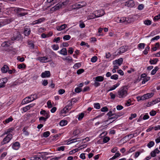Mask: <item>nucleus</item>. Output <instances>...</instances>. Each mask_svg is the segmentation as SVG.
I'll return each mask as SVG.
<instances>
[{
	"instance_id": "63",
	"label": "nucleus",
	"mask_w": 160,
	"mask_h": 160,
	"mask_svg": "<svg viewBox=\"0 0 160 160\" xmlns=\"http://www.w3.org/2000/svg\"><path fill=\"white\" fill-rule=\"evenodd\" d=\"M18 60H19L20 62H23L25 60V59L24 57L21 58L20 56H18L17 58Z\"/></svg>"
},
{
	"instance_id": "46",
	"label": "nucleus",
	"mask_w": 160,
	"mask_h": 160,
	"mask_svg": "<svg viewBox=\"0 0 160 160\" xmlns=\"http://www.w3.org/2000/svg\"><path fill=\"white\" fill-rule=\"evenodd\" d=\"M31 97L33 101L38 98V95L36 94H32Z\"/></svg>"
},
{
	"instance_id": "19",
	"label": "nucleus",
	"mask_w": 160,
	"mask_h": 160,
	"mask_svg": "<svg viewBox=\"0 0 160 160\" xmlns=\"http://www.w3.org/2000/svg\"><path fill=\"white\" fill-rule=\"evenodd\" d=\"M9 67L6 65H4L1 68L2 72L3 73L7 72L8 70Z\"/></svg>"
},
{
	"instance_id": "14",
	"label": "nucleus",
	"mask_w": 160,
	"mask_h": 160,
	"mask_svg": "<svg viewBox=\"0 0 160 160\" xmlns=\"http://www.w3.org/2000/svg\"><path fill=\"white\" fill-rule=\"evenodd\" d=\"M51 76V73L49 71H46L42 72L41 74V77L42 78H49Z\"/></svg>"
},
{
	"instance_id": "24",
	"label": "nucleus",
	"mask_w": 160,
	"mask_h": 160,
	"mask_svg": "<svg viewBox=\"0 0 160 160\" xmlns=\"http://www.w3.org/2000/svg\"><path fill=\"white\" fill-rule=\"evenodd\" d=\"M13 119L12 117H10L8 118V119H6L5 120L3 121V123L4 124H6L10 122H12L13 120Z\"/></svg>"
},
{
	"instance_id": "32",
	"label": "nucleus",
	"mask_w": 160,
	"mask_h": 160,
	"mask_svg": "<svg viewBox=\"0 0 160 160\" xmlns=\"http://www.w3.org/2000/svg\"><path fill=\"white\" fill-rule=\"evenodd\" d=\"M126 19V18L125 17H122L119 20L118 22L119 23H123L124 22L127 23L128 22Z\"/></svg>"
},
{
	"instance_id": "36",
	"label": "nucleus",
	"mask_w": 160,
	"mask_h": 160,
	"mask_svg": "<svg viewBox=\"0 0 160 160\" xmlns=\"http://www.w3.org/2000/svg\"><path fill=\"white\" fill-rule=\"evenodd\" d=\"M50 134V132L46 131L43 133L42 137L45 138H47L49 136Z\"/></svg>"
},
{
	"instance_id": "8",
	"label": "nucleus",
	"mask_w": 160,
	"mask_h": 160,
	"mask_svg": "<svg viewBox=\"0 0 160 160\" xmlns=\"http://www.w3.org/2000/svg\"><path fill=\"white\" fill-rule=\"evenodd\" d=\"M11 145L12 148L15 150H18L20 147V143L17 141L12 143Z\"/></svg>"
},
{
	"instance_id": "13",
	"label": "nucleus",
	"mask_w": 160,
	"mask_h": 160,
	"mask_svg": "<svg viewBox=\"0 0 160 160\" xmlns=\"http://www.w3.org/2000/svg\"><path fill=\"white\" fill-rule=\"evenodd\" d=\"M135 5L134 2L133 0H131L125 2V5L130 7H133Z\"/></svg>"
},
{
	"instance_id": "62",
	"label": "nucleus",
	"mask_w": 160,
	"mask_h": 160,
	"mask_svg": "<svg viewBox=\"0 0 160 160\" xmlns=\"http://www.w3.org/2000/svg\"><path fill=\"white\" fill-rule=\"evenodd\" d=\"M137 116V114L136 113L132 114L131 116L129 118V119L130 120H132L133 118H135Z\"/></svg>"
},
{
	"instance_id": "40",
	"label": "nucleus",
	"mask_w": 160,
	"mask_h": 160,
	"mask_svg": "<svg viewBox=\"0 0 160 160\" xmlns=\"http://www.w3.org/2000/svg\"><path fill=\"white\" fill-rule=\"evenodd\" d=\"M26 67V66L24 63L20 64L18 65V68L19 69L25 68Z\"/></svg>"
},
{
	"instance_id": "44",
	"label": "nucleus",
	"mask_w": 160,
	"mask_h": 160,
	"mask_svg": "<svg viewBox=\"0 0 160 160\" xmlns=\"http://www.w3.org/2000/svg\"><path fill=\"white\" fill-rule=\"evenodd\" d=\"M149 49L150 47L149 46H147L143 52L145 55H147L148 53V51L149 50Z\"/></svg>"
},
{
	"instance_id": "26",
	"label": "nucleus",
	"mask_w": 160,
	"mask_h": 160,
	"mask_svg": "<svg viewBox=\"0 0 160 160\" xmlns=\"http://www.w3.org/2000/svg\"><path fill=\"white\" fill-rule=\"evenodd\" d=\"M158 61V59L157 58H154L153 59H150L149 62L151 64H156Z\"/></svg>"
},
{
	"instance_id": "2",
	"label": "nucleus",
	"mask_w": 160,
	"mask_h": 160,
	"mask_svg": "<svg viewBox=\"0 0 160 160\" xmlns=\"http://www.w3.org/2000/svg\"><path fill=\"white\" fill-rule=\"evenodd\" d=\"M107 115L108 117V119L107 120L106 122H108L109 120L114 119V120L112 122L110 123L113 122L115 120L117 119L118 118L122 115V114H117L116 113H112V112L111 111H109L108 112Z\"/></svg>"
},
{
	"instance_id": "35",
	"label": "nucleus",
	"mask_w": 160,
	"mask_h": 160,
	"mask_svg": "<svg viewBox=\"0 0 160 160\" xmlns=\"http://www.w3.org/2000/svg\"><path fill=\"white\" fill-rule=\"evenodd\" d=\"M84 116V113L83 112H82L78 115V120H81Z\"/></svg>"
},
{
	"instance_id": "37",
	"label": "nucleus",
	"mask_w": 160,
	"mask_h": 160,
	"mask_svg": "<svg viewBox=\"0 0 160 160\" xmlns=\"http://www.w3.org/2000/svg\"><path fill=\"white\" fill-rule=\"evenodd\" d=\"M68 123L67 120H61V126H63L66 125Z\"/></svg>"
},
{
	"instance_id": "50",
	"label": "nucleus",
	"mask_w": 160,
	"mask_h": 160,
	"mask_svg": "<svg viewBox=\"0 0 160 160\" xmlns=\"http://www.w3.org/2000/svg\"><path fill=\"white\" fill-rule=\"evenodd\" d=\"M63 60H68V61H70V62L72 61V58L69 56L66 57L65 58H63Z\"/></svg>"
},
{
	"instance_id": "55",
	"label": "nucleus",
	"mask_w": 160,
	"mask_h": 160,
	"mask_svg": "<svg viewBox=\"0 0 160 160\" xmlns=\"http://www.w3.org/2000/svg\"><path fill=\"white\" fill-rule=\"evenodd\" d=\"M1 81H2L3 83L5 85V84L8 81V79L7 78H4L1 79H0Z\"/></svg>"
},
{
	"instance_id": "64",
	"label": "nucleus",
	"mask_w": 160,
	"mask_h": 160,
	"mask_svg": "<svg viewBox=\"0 0 160 160\" xmlns=\"http://www.w3.org/2000/svg\"><path fill=\"white\" fill-rule=\"evenodd\" d=\"M160 19V14L158 15L155 16L153 20L154 21H158Z\"/></svg>"
},
{
	"instance_id": "23",
	"label": "nucleus",
	"mask_w": 160,
	"mask_h": 160,
	"mask_svg": "<svg viewBox=\"0 0 160 160\" xmlns=\"http://www.w3.org/2000/svg\"><path fill=\"white\" fill-rule=\"evenodd\" d=\"M67 25L66 24H63L62 25H61L60 28H61V33H65L67 30H63L64 29L66 28L67 27Z\"/></svg>"
},
{
	"instance_id": "47",
	"label": "nucleus",
	"mask_w": 160,
	"mask_h": 160,
	"mask_svg": "<svg viewBox=\"0 0 160 160\" xmlns=\"http://www.w3.org/2000/svg\"><path fill=\"white\" fill-rule=\"evenodd\" d=\"M81 64L80 63H76L73 66V68L75 69H77L81 67Z\"/></svg>"
},
{
	"instance_id": "12",
	"label": "nucleus",
	"mask_w": 160,
	"mask_h": 160,
	"mask_svg": "<svg viewBox=\"0 0 160 160\" xmlns=\"http://www.w3.org/2000/svg\"><path fill=\"white\" fill-rule=\"evenodd\" d=\"M11 45V43L8 41H4L1 44V46L4 48L5 51L8 50V48Z\"/></svg>"
},
{
	"instance_id": "11",
	"label": "nucleus",
	"mask_w": 160,
	"mask_h": 160,
	"mask_svg": "<svg viewBox=\"0 0 160 160\" xmlns=\"http://www.w3.org/2000/svg\"><path fill=\"white\" fill-rule=\"evenodd\" d=\"M160 102V98H157L154 100L148 103L147 105H146L147 107H149L151 106L152 105H153L158 103Z\"/></svg>"
},
{
	"instance_id": "57",
	"label": "nucleus",
	"mask_w": 160,
	"mask_h": 160,
	"mask_svg": "<svg viewBox=\"0 0 160 160\" xmlns=\"http://www.w3.org/2000/svg\"><path fill=\"white\" fill-rule=\"evenodd\" d=\"M84 71V70L83 69H80L77 70V73L78 75L82 73Z\"/></svg>"
},
{
	"instance_id": "25",
	"label": "nucleus",
	"mask_w": 160,
	"mask_h": 160,
	"mask_svg": "<svg viewBox=\"0 0 160 160\" xmlns=\"http://www.w3.org/2000/svg\"><path fill=\"white\" fill-rule=\"evenodd\" d=\"M40 114L44 116L45 117L46 116L48 115H50L49 114V112H47L45 110L42 109V110L40 111Z\"/></svg>"
},
{
	"instance_id": "42",
	"label": "nucleus",
	"mask_w": 160,
	"mask_h": 160,
	"mask_svg": "<svg viewBox=\"0 0 160 160\" xmlns=\"http://www.w3.org/2000/svg\"><path fill=\"white\" fill-rule=\"evenodd\" d=\"M94 107L96 109H98L101 108L100 104L98 103H94Z\"/></svg>"
},
{
	"instance_id": "20",
	"label": "nucleus",
	"mask_w": 160,
	"mask_h": 160,
	"mask_svg": "<svg viewBox=\"0 0 160 160\" xmlns=\"http://www.w3.org/2000/svg\"><path fill=\"white\" fill-rule=\"evenodd\" d=\"M9 20L7 19H5L3 21L0 22V27L3 26L5 24H8L10 22Z\"/></svg>"
},
{
	"instance_id": "61",
	"label": "nucleus",
	"mask_w": 160,
	"mask_h": 160,
	"mask_svg": "<svg viewBox=\"0 0 160 160\" xmlns=\"http://www.w3.org/2000/svg\"><path fill=\"white\" fill-rule=\"evenodd\" d=\"M29 106H27L25 107H24L23 108V111L24 112H26L28 110H29L30 108Z\"/></svg>"
},
{
	"instance_id": "48",
	"label": "nucleus",
	"mask_w": 160,
	"mask_h": 160,
	"mask_svg": "<svg viewBox=\"0 0 160 160\" xmlns=\"http://www.w3.org/2000/svg\"><path fill=\"white\" fill-rule=\"evenodd\" d=\"M112 79L117 80L118 78V75L117 74H114L111 76Z\"/></svg>"
},
{
	"instance_id": "60",
	"label": "nucleus",
	"mask_w": 160,
	"mask_h": 160,
	"mask_svg": "<svg viewBox=\"0 0 160 160\" xmlns=\"http://www.w3.org/2000/svg\"><path fill=\"white\" fill-rule=\"evenodd\" d=\"M69 0H66L65 2H63L61 4V8L62 6V5L64 6L66 5L69 2Z\"/></svg>"
},
{
	"instance_id": "33",
	"label": "nucleus",
	"mask_w": 160,
	"mask_h": 160,
	"mask_svg": "<svg viewBox=\"0 0 160 160\" xmlns=\"http://www.w3.org/2000/svg\"><path fill=\"white\" fill-rule=\"evenodd\" d=\"M155 144V143L153 141H150L147 144V146L149 148H151Z\"/></svg>"
},
{
	"instance_id": "31",
	"label": "nucleus",
	"mask_w": 160,
	"mask_h": 160,
	"mask_svg": "<svg viewBox=\"0 0 160 160\" xmlns=\"http://www.w3.org/2000/svg\"><path fill=\"white\" fill-rule=\"evenodd\" d=\"M61 54L64 55H67V51L66 48H63L61 50Z\"/></svg>"
},
{
	"instance_id": "58",
	"label": "nucleus",
	"mask_w": 160,
	"mask_h": 160,
	"mask_svg": "<svg viewBox=\"0 0 160 160\" xmlns=\"http://www.w3.org/2000/svg\"><path fill=\"white\" fill-rule=\"evenodd\" d=\"M47 104L48 107V108H52V105L51 103V102L50 100H48L47 102Z\"/></svg>"
},
{
	"instance_id": "41",
	"label": "nucleus",
	"mask_w": 160,
	"mask_h": 160,
	"mask_svg": "<svg viewBox=\"0 0 160 160\" xmlns=\"http://www.w3.org/2000/svg\"><path fill=\"white\" fill-rule=\"evenodd\" d=\"M150 79V77H145V78H143L142 79V84H144L145 83V82L148 81H149Z\"/></svg>"
},
{
	"instance_id": "3",
	"label": "nucleus",
	"mask_w": 160,
	"mask_h": 160,
	"mask_svg": "<svg viewBox=\"0 0 160 160\" xmlns=\"http://www.w3.org/2000/svg\"><path fill=\"white\" fill-rule=\"evenodd\" d=\"M13 135L11 134H8L1 142V145H3L8 143L12 138Z\"/></svg>"
},
{
	"instance_id": "38",
	"label": "nucleus",
	"mask_w": 160,
	"mask_h": 160,
	"mask_svg": "<svg viewBox=\"0 0 160 160\" xmlns=\"http://www.w3.org/2000/svg\"><path fill=\"white\" fill-rule=\"evenodd\" d=\"M80 133V131L79 129H77L74 130L73 133V135L74 136H76Z\"/></svg>"
},
{
	"instance_id": "59",
	"label": "nucleus",
	"mask_w": 160,
	"mask_h": 160,
	"mask_svg": "<svg viewBox=\"0 0 160 160\" xmlns=\"http://www.w3.org/2000/svg\"><path fill=\"white\" fill-rule=\"evenodd\" d=\"M101 110L102 112H108V109L107 107H104L102 108Z\"/></svg>"
},
{
	"instance_id": "21",
	"label": "nucleus",
	"mask_w": 160,
	"mask_h": 160,
	"mask_svg": "<svg viewBox=\"0 0 160 160\" xmlns=\"http://www.w3.org/2000/svg\"><path fill=\"white\" fill-rule=\"evenodd\" d=\"M68 108L66 107H65L63 108V109L61 111V118L62 117V118L64 116V115H63L62 114L63 113H66L68 112Z\"/></svg>"
},
{
	"instance_id": "5",
	"label": "nucleus",
	"mask_w": 160,
	"mask_h": 160,
	"mask_svg": "<svg viewBox=\"0 0 160 160\" xmlns=\"http://www.w3.org/2000/svg\"><path fill=\"white\" fill-rule=\"evenodd\" d=\"M79 3L78 4L76 3L75 5H72V8L76 9H78L86 6L87 4L86 3L84 2H82Z\"/></svg>"
},
{
	"instance_id": "28",
	"label": "nucleus",
	"mask_w": 160,
	"mask_h": 160,
	"mask_svg": "<svg viewBox=\"0 0 160 160\" xmlns=\"http://www.w3.org/2000/svg\"><path fill=\"white\" fill-rule=\"evenodd\" d=\"M104 78L101 76H99L95 78V81L97 82H102L104 80Z\"/></svg>"
},
{
	"instance_id": "56",
	"label": "nucleus",
	"mask_w": 160,
	"mask_h": 160,
	"mask_svg": "<svg viewBox=\"0 0 160 160\" xmlns=\"http://www.w3.org/2000/svg\"><path fill=\"white\" fill-rule=\"evenodd\" d=\"M70 38L71 36L69 35H65L63 37V39L65 40H69L70 39Z\"/></svg>"
},
{
	"instance_id": "15",
	"label": "nucleus",
	"mask_w": 160,
	"mask_h": 160,
	"mask_svg": "<svg viewBox=\"0 0 160 160\" xmlns=\"http://www.w3.org/2000/svg\"><path fill=\"white\" fill-rule=\"evenodd\" d=\"M33 101V100H32L31 97H26L24 99L22 102V104H25V103H28Z\"/></svg>"
},
{
	"instance_id": "30",
	"label": "nucleus",
	"mask_w": 160,
	"mask_h": 160,
	"mask_svg": "<svg viewBox=\"0 0 160 160\" xmlns=\"http://www.w3.org/2000/svg\"><path fill=\"white\" fill-rule=\"evenodd\" d=\"M96 18V16L95 15V13H91L89 15H88L87 17V19L88 20L91 19Z\"/></svg>"
},
{
	"instance_id": "43",
	"label": "nucleus",
	"mask_w": 160,
	"mask_h": 160,
	"mask_svg": "<svg viewBox=\"0 0 160 160\" xmlns=\"http://www.w3.org/2000/svg\"><path fill=\"white\" fill-rule=\"evenodd\" d=\"M120 85V83L119 82L117 83L116 84L113 85L112 87L111 88V90H113L115 89L117 87H118Z\"/></svg>"
},
{
	"instance_id": "51",
	"label": "nucleus",
	"mask_w": 160,
	"mask_h": 160,
	"mask_svg": "<svg viewBox=\"0 0 160 160\" xmlns=\"http://www.w3.org/2000/svg\"><path fill=\"white\" fill-rule=\"evenodd\" d=\"M78 150H79L78 148L75 149L70 151V152H69V154H70V155L72 154L73 153H74L75 152H77Z\"/></svg>"
},
{
	"instance_id": "17",
	"label": "nucleus",
	"mask_w": 160,
	"mask_h": 160,
	"mask_svg": "<svg viewBox=\"0 0 160 160\" xmlns=\"http://www.w3.org/2000/svg\"><path fill=\"white\" fill-rule=\"evenodd\" d=\"M123 59L122 58L113 61V64H118V66H120L122 63Z\"/></svg>"
},
{
	"instance_id": "4",
	"label": "nucleus",
	"mask_w": 160,
	"mask_h": 160,
	"mask_svg": "<svg viewBox=\"0 0 160 160\" xmlns=\"http://www.w3.org/2000/svg\"><path fill=\"white\" fill-rule=\"evenodd\" d=\"M118 95L120 98H123L127 95V90L124 88H121V89L118 91Z\"/></svg>"
},
{
	"instance_id": "45",
	"label": "nucleus",
	"mask_w": 160,
	"mask_h": 160,
	"mask_svg": "<svg viewBox=\"0 0 160 160\" xmlns=\"http://www.w3.org/2000/svg\"><path fill=\"white\" fill-rule=\"evenodd\" d=\"M144 23L147 25H150L151 24V21L149 20H146L144 21Z\"/></svg>"
},
{
	"instance_id": "29",
	"label": "nucleus",
	"mask_w": 160,
	"mask_h": 160,
	"mask_svg": "<svg viewBox=\"0 0 160 160\" xmlns=\"http://www.w3.org/2000/svg\"><path fill=\"white\" fill-rule=\"evenodd\" d=\"M154 95V93L152 92L147 93L146 94H144L145 97L147 98V99L151 98Z\"/></svg>"
},
{
	"instance_id": "53",
	"label": "nucleus",
	"mask_w": 160,
	"mask_h": 160,
	"mask_svg": "<svg viewBox=\"0 0 160 160\" xmlns=\"http://www.w3.org/2000/svg\"><path fill=\"white\" fill-rule=\"evenodd\" d=\"M98 60V58L97 56H95L92 57L91 58V62H95L97 61Z\"/></svg>"
},
{
	"instance_id": "49",
	"label": "nucleus",
	"mask_w": 160,
	"mask_h": 160,
	"mask_svg": "<svg viewBox=\"0 0 160 160\" xmlns=\"http://www.w3.org/2000/svg\"><path fill=\"white\" fill-rule=\"evenodd\" d=\"M110 139L109 137H106L103 138V142L104 143L107 142Z\"/></svg>"
},
{
	"instance_id": "27",
	"label": "nucleus",
	"mask_w": 160,
	"mask_h": 160,
	"mask_svg": "<svg viewBox=\"0 0 160 160\" xmlns=\"http://www.w3.org/2000/svg\"><path fill=\"white\" fill-rule=\"evenodd\" d=\"M60 8V4L59 2L58 4L56 5L54 7H52V10L53 11H55L56 10H58Z\"/></svg>"
},
{
	"instance_id": "10",
	"label": "nucleus",
	"mask_w": 160,
	"mask_h": 160,
	"mask_svg": "<svg viewBox=\"0 0 160 160\" xmlns=\"http://www.w3.org/2000/svg\"><path fill=\"white\" fill-rule=\"evenodd\" d=\"M104 12L103 10H100L96 11L94 12L96 18L102 16L104 14Z\"/></svg>"
},
{
	"instance_id": "1",
	"label": "nucleus",
	"mask_w": 160,
	"mask_h": 160,
	"mask_svg": "<svg viewBox=\"0 0 160 160\" xmlns=\"http://www.w3.org/2000/svg\"><path fill=\"white\" fill-rule=\"evenodd\" d=\"M13 33L11 36V41L15 40L19 41L22 39V36L19 32L17 31L16 30H14L12 31Z\"/></svg>"
},
{
	"instance_id": "18",
	"label": "nucleus",
	"mask_w": 160,
	"mask_h": 160,
	"mask_svg": "<svg viewBox=\"0 0 160 160\" xmlns=\"http://www.w3.org/2000/svg\"><path fill=\"white\" fill-rule=\"evenodd\" d=\"M14 129L15 128L13 127H11L6 129L2 134V135L5 134L8 135V134H10V133H12L13 131L14 130Z\"/></svg>"
},
{
	"instance_id": "52",
	"label": "nucleus",
	"mask_w": 160,
	"mask_h": 160,
	"mask_svg": "<svg viewBox=\"0 0 160 160\" xmlns=\"http://www.w3.org/2000/svg\"><path fill=\"white\" fill-rule=\"evenodd\" d=\"M145 44L144 43H141L138 45V48L139 49H143L145 46Z\"/></svg>"
},
{
	"instance_id": "16",
	"label": "nucleus",
	"mask_w": 160,
	"mask_h": 160,
	"mask_svg": "<svg viewBox=\"0 0 160 160\" xmlns=\"http://www.w3.org/2000/svg\"><path fill=\"white\" fill-rule=\"evenodd\" d=\"M50 117V115H47L45 117H41L39 118V120L40 123H42L43 122H45Z\"/></svg>"
},
{
	"instance_id": "9",
	"label": "nucleus",
	"mask_w": 160,
	"mask_h": 160,
	"mask_svg": "<svg viewBox=\"0 0 160 160\" xmlns=\"http://www.w3.org/2000/svg\"><path fill=\"white\" fill-rule=\"evenodd\" d=\"M31 32L30 28L29 26H26L24 28L23 33L26 36H28Z\"/></svg>"
},
{
	"instance_id": "34",
	"label": "nucleus",
	"mask_w": 160,
	"mask_h": 160,
	"mask_svg": "<svg viewBox=\"0 0 160 160\" xmlns=\"http://www.w3.org/2000/svg\"><path fill=\"white\" fill-rule=\"evenodd\" d=\"M159 69V68L158 67L156 66L151 71V74L152 75H154L156 72Z\"/></svg>"
},
{
	"instance_id": "6",
	"label": "nucleus",
	"mask_w": 160,
	"mask_h": 160,
	"mask_svg": "<svg viewBox=\"0 0 160 160\" xmlns=\"http://www.w3.org/2000/svg\"><path fill=\"white\" fill-rule=\"evenodd\" d=\"M16 10L17 12V14L18 16H23L27 14H28L27 12H21L24 11L25 10L23 8H16Z\"/></svg>"
},
{
	"instance_id": "22",
	"label": "nucleus",
	"mask_w": 160,
	"mask_h": 160,
	"mask_svg": "<svg viewBox=\"0 0 160 160\" xmlns=\"http://www.w3.org/2000/svg\"><path fill=\"white\" fill-rule=\"evenodd\" d=\"M40 62H48V58L46 56L39 57V59Z\"/></svg>"
},
{
	"instance_id": "7",
	"label": "nucleus",
	"mask_w": 160,
	"mask_h": 160,
	"mask_svg": "<svg viewBox=\"0 0 160 160\" xmlns=\"http://www.w3.org/2000/svg\"><path fill=\"white\" fill-rule=\"evenodd\" d=\"M126 51L127 49L125 48V46H122L119 48L118 51V52H115L114 53V56H116Z\"/></svg>"
},
{
	"instance_id": "39",
	"label": "nucleus",
	"mask_w": 160,
	"mask_h": 160,
	"mask_svg": "<svg viewBox=\"0 0 160 160\" xmlns=\"http://www.w3.org/2000/svg\"><path fill=\"white\" fill-rule=\"evenodd\" d=\"M28 44L29 45V47L31 49H33L34 48V45L32 41H29L28 42Z\"/></svg>"
},
{
	"instance_id": "54",
	"label": "nucleus",
	"mask_w": 160,
	"mask_h": 160,
	"mask_svg": "<svg viewBox=\"0 0 160 160\" xmlns=\"http://www.w3.org/2000/svg\"><path fill=\"white\" fill-rule=\"evenodd\" d=\"M45 19L44 18H41L38 19V21L39 24L40 23L45 21Z\"/></svg>"
}]
</instances>
